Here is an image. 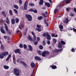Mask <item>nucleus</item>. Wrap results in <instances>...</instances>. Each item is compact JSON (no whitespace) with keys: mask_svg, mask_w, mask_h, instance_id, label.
<instances>
[{"mask_svg":"<svg viewBox=\"0 0 76 76\" xmlns=\"http://www.w3.org/2000/svg\"><path fill=\"white\" fill-rule=\"evenodd\" d=\"M42 36L44 37H46V38L48 40H50V39H51V36L48 33V32L46 33H44L42 35Z\"/></svg>","mask_w":76,"mask_h":76,"instance_id":"obj_1","label":"nucleus"},{"mask_svg":"<svg viewBox=\"0 0 76 76\" xmlns=\"http://www.w3.org/2000/svg\"><path fill=\"white\" fill-rule=\"evenodd\" d=\"M4 25L5 28V29L6 31H7L8 34V35H11V31L10 30H9L8 29V26H7V25L6 24V23L4 24Z\"/></svg>","mask_w":76,"mask_h":76,"instance_id":"obj_2","label":"nucleus"},{"mask_svg":"<svg viewBox=\"0 0 76 76\" xmlns=\"http://www.w3.org/2000/svg\"><path fill=\"white\" fill-rule=\"evenodd\" d=\"M26 17L28 21H31V20H32V18L31 15L27 14L26 15Z\"/></svg>","mask_w":76,"mask_h":76,"instance_id":"obj_3","label":"nucleus"},{"mask_svg":"<svg viewBox=\"0 0 76 76\" xmlns=\"http://www.w3.org/2000/svg\"><path fill=\"white\" fill-rule=\"evenodd\" d=\"M14 73L16 76H19V69H14Z\"/></svg>","mask_w":76,"mask_h":76,"instance_id":"obj_4","label":"nucleus"},{"mask_svg":"<svg viewBox=\"0 0 76 76\" xmlns=\"http://www.w3.org/2000/svg\"><path fill=\"white\" fill-rule=\"evenodd\" d=\"M31 34L33 35V37L32 38V41L35 42L36 41L37 38H36V35L34 34L33 31H31Z\"/></svg>","mask_w":76,"mask_h":76,"instance_id":"obj_5","label":"nucleus"},{"mask_svg":"<svg viewBox=\"0 0 76 76\" xmlns=\"http://www.w3.org/2000/svg\"><path fill=\"white\" fill-rule=\"evenodd\" d=\"M49 52L48 51H44L42 52V55L43 57H45L46 54H48Z\"/></svg>","mask_w":76,"mask_h":76,"instance_id":"obj_6","label":"nucleus"},{"mask_svg":"<svg viewBox=\"0 0 76 76\" xmlns=\"http://www.w3.org/2000/svg\"><path fill=\"white\" fill-rule=\"evenodd\" d=\"M20 50L19 49H17L14 50L15 53H18V54H21L20 52Z\"/></svg>","mask_w":76,"mask_h":76,"instance_id":"obj_7","label":"nucleus"},{"mask_svg":"<svg viewBox=\"0 0 76 76\" xmlns=\"http://www.w3.org/2000/svg\"><path fill=\"white\" fill-rule=\"evenodd\" d=\"M28 1H26L25 2V4H24V9L25 10H27V7H28Z\"/></svg>","mask_w":76,"mask_h":76,"instance_id":"obj_8","label":"nucleus"},{"mask_svg":"<svg viewBox=\"0 0 76 76\" xmlns=\"http://www.w3.org/2000/svg\"><path fill=\"white\" fill-rule=\"evenodd\" d=\"M0 31L1 32L4 34H5V31L3 29V27H1L0 28Z\"/></svg>","mask_w":76,"mask_h":76,"instance_id":"obj_9","label":"nucleus"},{"mask_svg":"<svg viewBox=\"0 0 76 76\" xmlns=\"http://www.w3.org/2000/svg\"><path fill=\"white\" fill-rule=\"evenodd\" d=\"M34 58L36 60H38V61H40L41 60V58L38 56H36L34 57Z\"/></svg>","mask_w":76,"mask_h":76,"instance_id":"obj_10","label":"nucleus"},{"mask_svg":"<svg viewBox=\"0 0 76 76\" xmlns=\"http://www.w3.org/2000/svg\"><path fill=\"white\" fill-rule=\"evenodd\" d=\"M64 22L65 23H67L69 22V19L66 18L64 20Z\"/></svg>","mask_w":76,"mask_h":76,"instance_id":"obj_11","label":"nucleus"},{"mask_svg":"<svg viewBox=\"0 0 76 76\" xmlns=\"http://www.w3.org/2000/svg\"><path fill=\"white\" fill-rule=\"evenodd\" d=\"M4 54L3 53H1L0 55V58L1 59H2V58H4Z\"/></svg>","mask_w":76,"mask_h":76,"instance_id":"obj_12","label":"nucleus"},{"mask_svg":"<svg viewBox=\"0 0 76 76\" xmlns=\"http://www.w3.org/2000/svg\"><path fill=\"white\" fill-rule=\"evenodd\" d=\"M60 7H58L57 9H56L54 11V14H56V13H57V12L58 11V10H60Z\"/></svg>","mask_w":76,"mask_h":76,"instance_id":"obj_13","label":"nucleus"},{"mask_svg":"<svg viewBox=\"0 0 76 76\" xmlns=\"http://www.w3.org/2000/svg\"><path fill=\"white\" fill-rule=\"evenodd\" d=\"M27 39L28 40H29V41H32V37L30 35H28V36Z\"/></svg>","mask_w":76,"mask_h":76,"instance_id":"obj_14","label":"nucleus"},{"mask_svg":"<svg viewBox=\"0 0 76 76\" xmlns=\"http://www.w3.org/2000/svg\"><path fill=\"white\" fill-rule=\"evenodd\" d=\"M6 22L7 24H10V20L7 17L6 18Z\"/></svg>","mask_w":76,"mask_h":76,"instance_id":"obj_15","label":"nucleus"},{"mask_svg":"<svg viewBox=\"0 0 76 76\" xmlns=\"http://www.w3.org/2000/svg\"><path fill=\"white\" fill-rule=\"evenodd\" d=\"M66 2V4H69V3H70V1L69 0H64V1H63V3H65Z\"/></svg>","mask_w":76,"mask_h":76,"instance_id":"obj_16","label":"nucleus"},{"mask_svg":"<svg viewBox=\"0 0 76 76\" xmlns=\"http://www.w3.org/2000/svg\"><path fill=\"white\" fill-rule=\"evenodd\" d=\"M11 22L12 25H14L15 23V20L14 19H11Z\"/></svg>","mask_w":76,"mask_h":76,"instance_id":"obj_17","label":"nucleus"},{"mask_svg":"<svg viewBox=\"0 0 76 76\" xmlns=\"http://www.w3.org/2000/svg\"><path fill=\"white\" fill-rule=\"evenodd\" d=\"M45 4L46 6H47L48 7H50V6H51V4L50 3H48L47 2H46V3H45Z\"/></svg>","mask_w":76,"mask_h":76,"instance_id":"obj_18","label":"nucleus"},{"mask_svg":"<svg viewBox=\"0 0 76 76\" xmlns=\"http://www.w3.org/2000/svg\"><path fill=\"white\" fill-rule=\"evenodd\" d=\"M28 47L29 48V50L31 51H32V50H33V48L31 47V45H28Z\"/></svg>","mask_w":76,"mask_h":76,"instance_id":"obj_19","label":"nucleus"},{"mask_svg":"<svg viewBox=\"0 0 76 76\" xmlns=\"http://www.w3.org/2000/svg\"><path fill=\"white\" fill-rule=\"evenodd\" d=\"M35 63L34 62H32L31 64V66L32 68H34L35 67Z\"/></svg>","mask_w":76,"mask_h":76,"instance_id":"obj_20","label":"nucleus"},{"mask_svg":"<svg viewBox=\"0 0 76 76\" xmlns=\"http://www.w3.org/2000/svg\"><path fill=\"white\" fill-rule=\"evenodd\" d=\"M58 47L59 48H62V45L61 44V43L59 42L58 45Z\"/></svg>","mask_w":76,"mask_h":76,"instance_id":"obj_21","label":"nucleus"},{"mask_svg":"<svg viewBox=\"0 0 76 76\" xmlns=\"http://www.w3.org/2000/svg\"><path fill=\"white\" fill-rule=\"evenodd\" d=\"M44 3V0H40V2H39V4L40 5H42Z\"/></svg>","mask_w":76,"mask_h":76,"instance_id":"obj_22","label":"nucleus"},{"mask_svg":"<svg viewBox=\"0 0 76 76\" xmlns=\"http://www.w3.org/2000/svg\"><path fill=\"white\" fill-rule=\"evenodd\" d=\"M43 18V17H42V16H40L39 17H38L37 19H38V20H41Z\"/></svg>","mask_w":76,"mask_h":76,"instance_id":"obj_23","label":"nucleus"},{"mask_svg":"<svg viewBox=\"0 0 76 76\" xmlns=\"http://www.w3.org/2000/svg\"><path fill=\"white\" fill-rule=\"evenodd\" d=\"M53 52L56 53H59V50L58 49H55L53 51Z\"/></svg>","mask_w":76,"mask_h":76,"instance_id":"obj_24","label":"nucleus"},{"mask_svg":"<svg viewBox=\"0 0 76 76\" xmlns=\"http://www.w3.org/2000/svg\"><path fill=\"white\" fill-rule=\"evenodd\" d=\"M4 54V55L5 56H7L9 54V53L7 52H5V53L3 52Z\"/></svg>","mask_w":76,"mask_h":76,"instance_id":"obj_25","label":"nucleus"},{"mask_svg":"<svg viewBox=\"0 0 76 76\" xmlns=\"http://www.w3.org/2000/svg\"><path fill=\"white\" fill-rule=\"evenodd\" d=\"M52 69H57V66L56 65H53L52 66Z\"/></svg>","mask_w":76,"mask_h":76,"instance_id":"obj_26","label":"nucleus"},{"mask_svg":"<svg viewBox=\"0 0 76 76\" xmlns=\"http://www.w3.org/2000/svg\"><path fill=\"white\" fill-rule=\"evenodd\" d=\"M4 68L5 69H9V67L8 66H7L6 65H4Z\"/></svg>","mask_w":76,"mask_h":76,"instance_id":"obj_27","label":"nucleus"},{"mask_svg":"<svg viewBox=\"0 0 76 76\" xmlns=\"http://www.w3.org/2000/svg\"><path fill=\"white\" fill-rule=\"evenodd\" d=\"M42 16H43L44 18H47V15H46V14H45L44 13H42Z\"/></svg>","mask_w":76,"mask_h":76,"instance_id":"obj_28","label":"nucleus"},{"mask_svg":"<svg viewBox=\"0 0 76 76\" xmlns=\"http://www.w3.org/2000/svg\"><path fill=\"white\" fill-rule=\"evenodd\" d=\"M14 7L15 9H19V7H18V6L17 5H14Z\"/></svg>","mask_w":76,"mask_h":76,"instance_id":"obj_29","label":"nucleus"},{"mask_svg":"<svg viewBox=\"0 0 76 76\" xmlns=\"http://www.w3.org/2000/svg\"><path fill=\"white\" fill-rule=\"evenodd\" d=\"M1 44V50H4V46L2 45V44Z\"/></svg>","mask_w":76,"mask_h":76,"instance_id":"obj_30","label":"nucleus"},{"mask_svg":"<svg viewBox=\"0 0 76 76\" xmlns=\"http://www.w3.org/2000/svg\"><path fill=\"white\" fill-rule=\"evenodd\" d=\"M53 40L54 44H56V42H57V40L55 39H53Z\"/></svg>","mask_w":76,"mask_h":76,"instance_id":"obj_31","label":"nucleus"},{"mask_svg":"<svg viewBox=\"0 0 76 76\" xmlns=\"http://www.w3.org/2000/svg\"><path fill=\"white\" fill-rule=\"evenodd\" d=\"M2 13L3 16H4V17H5V18H6V14H5V12H4L3 11L2 12Z\"/></svg>","mask_w":76,"mask_h":76,"instance_id":"obj_32","label":"nucleus"},{"mask_svg":"<svg viewBox=\"0 0 76 76\" xmlns=\"http://www.w3.org/2000/svg\"><path fill=\"white\" fill-rule=\"evenodd\" d=\"M10 15H11V16H12L13 15V13H12V10H9V11Z\"/></svg>","mask_w":76,"mask_h":76,"instance_id":"obj_33","label":"nucleus"},{"mask_svg":"<svg viewBox=\"0 0 76 76\" xmlns=\"http://www.w3.org/2000/svg\"><path fill=\"white\" fill-rule=\"evenodd\" d=\"M61 42L62 45H65L66 44V43H65V42L63 40H61Z\"/></svg>","mask_w":76,"mask_h":76,"instance_id":"obj_34","label":"nucleus"},{"mask_svg":"<svg viewBox=\"0 0 76 76\" xmlns=\"http://www.w3.org/2000/svg\"><path fill=\"white\" fill-rule=\"evenodd\" d=\"M52 37H58V35H55V34H52L51 35Z\"/></svg>","mask_w":76,"mask_h":76,"instance_id":"obj_35","label":"nucleus"},{"mask_svg":"<svg viewBox=\"0 0 76 76\" xmlns=\"http://www.w3.org/2000/svg\"><path fill=\"white\" fill-rule=\"evenodd\" d=\"M15 21L16 23H18L19 21V19L18 18H15Z\"/></svg>","mask_w":76,"mask_h":76,"instance_id":"obj_36","label":"nucleus"},{"mask_svg":"<svg viewBox=\"0 0 76 76\" xmlns=\"http://www.w3.org/2000/svg\"><path fill=\"white\" fill-rule=\"evenodd\" d=\"M59 28L61 29H63V26L62 25H60L59 26Z\"/></svg>","mask_w":76,"mask_h":76,"instance_id":"obj_37","label":"nucleus"},{"mask_svg":"<svg viewBox=\"0 0 76 76\" xmlns=\"http://www.w3.org/2000/svg\"><path fill=\"white\" fill-rule=\"evenodd\" d=\"M39 48L40 50H42L44 47H43V46H42V45H40L39 46Z\"/></svg>","mask_w":76,"mask_h":76,"instance_id":"obj_38","label":"nucleus"},{"mask_svg":"<svg viewBox=\"0 0 76 76\" xmlns=\"http://www.w3.org/2000/svg\"><path fill=\"white\" fill-rule=\"evenodd\" d=\"M13 11L14 12H15L16 14H18V10H16L15 9H14Z\"/></svg>","mask_w":76,"mask_h":76,"instance_id":"obj_39","label":"nucleus"},{"mask_svg":"<svg viewBox=\"0 0 76 76\" xmlns=\"http://www.w3.org/2000/svg\"><path fill=\"white\" fill-rule=\"evenodd\" d=\"M36 30H37V31H38V32H41V28H36Z\"/></svg>","mask_w":76,"mask_h":76,"instance_id":"obj_40","label":"nucleus"},{"mask_svg":"<svg viewBox=\"0 0 76 76\" xmlns=\"http://www.w3.org/2000/svg\"><path fill=\"white\" fill-rule=\"evenodd\" d=\"M19 47H20V48H22L23 47V45L22 44H20Z\"/></svg>","mask_w":76,"mask_h":76,"instance_id":"obj_41","label":"nucleus"},{"mask_svg":"<svg viewBox=\"0 0 76 76\" xmlns=\"http://www.w3.org/2000/svg\"><path fill=\"white\" fill-rule=\"evenodd\" d=\"M34 44L35 45H37L38 44V41H34Z\"/></svg>","mask_w":76,"mask_h":76,"instance_id":"obj_42","label":"nucleus"},{"mask_svg":"<svg viewBox=\"0 0 76 76\" xmlns=\"http://www.w3.org/2000/svg\"><path fill=\"white\" fill-rule=\"evenodd\" d=\"M38 53L39 55H41V54H42V51L39 50L38 51Z\"/></svg>","mask_w":76,"mask_h":76,"instance_id":"obj_43","label":"nucleus"},{"mask_svg":"<svg viewBox=\"0 0 76 76\" xmlns=\"http://www.w3.org/2000/svg\"><path fill=\"white\" fill-rule=\"evenodd\" d=\"M42 44L43 46H45V45L46 44V43H45V41L43 40L42 42Z\"/></svg>","mask_w":76,"mask_h":76,"instance_id":"obj_44","label":"nucleus"},{"mask_svg":"<svg viewBox=\"0 0 76 76\" xmlns=\"http://www.w3.org/2000/svg\"><path fill=\"white\" fill-rule=\"evenodd\" d=\"M29 5L30 6H34V4H32L31 3H30L29 4Z\"/></svg>","mask_w":76,"mask_h":76,"instance_id":"obj_45","label":"nucleus"},{"mask_svg":"<svg viewBox=\"0 0 76 76\" xmlns=\"http://www.w3.org/2000/svg\"><path fill=\"white\" fill-rule=\"evenodd\" d=\"M33 12H34L35 13H38V11L37 10H33Z\"/></svg>","mask_w":76,"mask_h":76,"instance_id":"obj_46","label":"nucleus"},{"mask_svg":"<svg viewBox=\"0 0 76 76\" xmlns=\"http://www.w3.org/2000/svg\"><path fill=\"white\" fill-rule=\"evenodd\" d=\"M71 51L72 52H73V53H74V52H75V49L73 48H72V49H71Z\"/></svg>","mask_w":76,"mask_h":76,"instance_id":"obj_47","label":"nucleus"},{"mask_svg":"<svg viewBox=\"0 0 76 76\" xmlns=\"http://www.w3.org/2000/svg\"><path fill=\"white\" fill-rule=\"evenodd\" d=\"M66 10L67 12H69V10H70V8H67Z\"/></svg>","mask_w":76,"mask_h":76,"instance_id":"obj_48","label":"nucleus"},{"mask_svg":"<svg viewBox=\"0 0 76 76\" xmlns=\"http://www.w3.org/2000/svg\"><path fill=\"white\" fill-rule=\"evenodd\" d=\"M47 43L48 45H50V41L49 40L47 41Z\"/></svg>","mask_w":76,"mask_h":76,"instance_id":"obj_49","label":"nucleus"},{"mask_svg":"<svg viewBox=\"0 0 76 76\" xmlns=\"http://www.w3.org/2000/svg\"><path fill=\"white\" fill-rule=\"evenodd\" d=\"M40 40V38H39V37H37V42H38V41H39Z\"/></svg>","mask_w":76,"mask_h":76,"instance_id":"obj_50","label":"nucleus"},{"mask_svg":"<svg viewBox=\"0 0 76 76\" xmlns=\"http://www.w3.org/2000/svg\"><path fill=\"white\" fill-rule=\"evenodd\" d=\"M27 48V46L25 44L24 45V48L25 49Z\"/></svg>","mask_w":76,"mask_h":76,"instance_id":"obj_51","label":"nucleus"},{"mask_svg":"<svg viewBox=\"0 0 76 76\" xmlns=\"http://www.w3.org/2000/svg\"><path fill=\"white\" fill-rule=\"evenodd\" d=\"M23 65L25 66V67H28V65L26 64H25V63H24Z\"/></svg>","mask_w":76,"mask_h":76,"instance_id":"obj_52","label":"nucleus"},{"mask_svg":"<svg viewBox=\"0 0 76 76\" xmlns=\"http://www.w3.org/2000/svg\"><path fill=\"white\" fill-rule=\"evenodd\" d=\"M37 28H41V26H39L37 24Z\"/></svg>","mask_w":76,"mask_h":76,"instance_id":"obj_53","label":"nucleus"},{"mask_svg":"<svg viewBox=\"0 0 76 76\" xmlns=\"http://www.w3.org/2000/svg\"><path fill=\"white\" fill-rule=\"evenodd\" d=\"M22 26L19 25V28L20 29H22Z\"/></svg>","mask_w":76,"mask_h":76,"instance_id":"obj_54","label":"nucleus"},{"mask_svg":"<svg viewBox=\"0 0 76 76\" xmlns=\"http://www.w3.org/2000/svg\"><path fill=\"white\" fill-rule=\"evenodd\" d=\"M29 12H33L34 10H33V9L31 8V9H30L29 10Z\"/></svg>","mask_w":76,"mask_h":76,"instance_id":"obj_55","label":"nucleus"},{"mask_svg":"<svg viewBox=\"0 0 76 76\" xmlns=\"http://www.w3.org/2000/svg\"><path fill=\"white\" fill-rule=\"evenodd\" d=\"M73 30L74 31V32H75V33H76V29L75 28H73Z\"/></svg>","mask_w":76,"mask_h":76,"instance_id":"obj_56","label":"nucleus"},{"mask_svg":"<svg viewBox=\"0 0 76 76\" xmlns=\"http://www.w3.org/2000/svg\"><path fill=\"white\" fill-rule=\"evenodd\" d=\"M19 3L20 4H22V1L21 0H19Z\"/></svg>","mask_w":76,"mask_h":76,"instance_id":"obj_57","label":"nucleus"},{"mask_svg":"<svg viewBox=\"0 0 76 76\" xmlns=\"http://www.w3.org/2000/svg\"><path fill=\"white\" fill-rule=\"evenodd\" d=\"M44 22H45V23H47V19H46L45 18L44 19Z\"/></svg>","mask_w":76,"mask_h":76,"instance_id":"obj_58","label":"nucleus"},{"mask_svg":"<svg viewBox=\"0 0 76 76\" xmlns=\"http://www.w3.org/2000/svg\"><path fill=\"white\" fill-rule=\"evenodd\" d=\"M19 25L20 26H22V28H23V23H20V24Z\"/></svg>","mask_w":76,"mask_h":76,"instance_id":"obj_59","label":"nucleus"},{"mask_svg":"<svg viewBox=\"0 0 76 76\" xmlns=\"http://www.w3.org/2000/svg\"><path fill=\"white\" fill-rule=\"evenodd\" d=\"M20 58H18L17 60V62H19V61H20Z\"/></svg>","mask_w":76,"mask_h":76,"instance_id":"obj_60","label":"nucleus"},{"mask_svg":"<svg viewBox=\"0 0 76 76\" xmlns=\"http://www.w3.org/2000/svg\"><path fill=\"white\" fill-rule=\"evenodd\" d=\"M70 15V16H74V15L73 13H71Z\"/></svg>","mask_w":76,"mask_h":76,"instance_id":"obj_61","label":"nucleus"},{"mask_svg":"<svg viewBox=\"0 0 76 76\" xmlns=\"http://www.w3.org/2000/svg\"><path fill=\"white\" fill-rule=\"evenodd\" d=\"M59 50V52L60 51H63V49H60L59 50Z\"/></svg>","mask_w":76,"mask_h":76,"instance_id":"obj_62","label":"nucleus"},{"mask_svg":"<svg viewBox=\"0 0 76 76\" xmlns=\"http://www.w3.org/2000/svg\"><path fill=\"white\" fill-rule=\"evenodd\" d=\"M28 28H27L25 29V32H27V31H28Z\"/></svg>","mask_w":76,"mask_h":76,"instance_id":"obj_63","label":"nucleus"},{"mask_svg":"<svg viewBox=\"0 0 76 76\" xmlns=\"http://www.w3.org/2000/svg\"><path fill=\"white\" fill-rule=\"evenodd\" d=\"M74 10L75 13H76V8H74Z\"/></svg>","mask_w":76,"mask_h":76,"instance_id":"obj_64","label":"nucleus"}]
</instances>
